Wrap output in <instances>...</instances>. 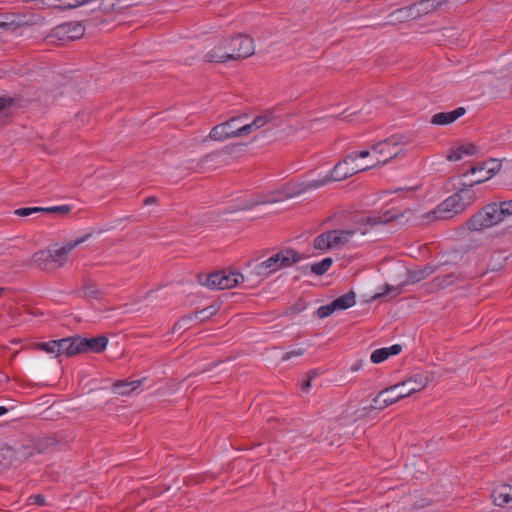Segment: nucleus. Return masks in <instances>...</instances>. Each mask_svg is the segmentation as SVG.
<instances>
[{"label": "nucleus", "instance_id": "42", "mask_svg": "<svg viewBox=\"0 0 512 512\" xmlns=\"http://www.w3.org/2000/svg\"><path fill=\"white\" fill-rule=\"evenodd\" d=\"M457 279V277L455 276L454 273H451V274H447V275H444L442 277L438 276L434 279V282L436 283L437 286H441V287H447V286H451L455 283V280Z\"/></svg>", "mask_w": 512, "mask_h": 512}, {"label": "nucleus", "instance_id": "8", "mask_svg": "<svg viewBox=\"0 0 512 512\" xmlns=\"http://www.w3.org/2000/svg\"><path fill=\"white\" fill-rule=\"evenodd\" d=\"M414 212L413 210L407 208L403 211H397L395 209L386 210L384 212H377L374 213L371 216H367L361 219V223L375 226L379 224H387L392 221L401 220L405 218V220L402 223H407L410 221V216H413Z\"/></svg>", "mask_w": 512, "mask_h": 512}, {"label": "nucleus", "instance_id": "62", "mask_svg": "<svg viewBox=\"0 0 512 512\" xmlns=\"http://www.w3.org/2000/svg\"><path fill=\"white\" fill-rule=\"evenodd\" d=\"M308 268H309V266L306 265V266L298 267V270H300L302 273L306 274L308 271Z\"/></svg>", "mask_w": 512, "mask_h": 512}, {"label": "nucleus", "instance_id": "17", "mask_svg": "<svg viewBox=\"0 0 512 512\" xmlns=\"http://www.w3.org/2000/svg\"><path fill=\"white\" fill-rule=\"evenodd\" d=\"M491 498L496 506L504 507L510 504L512 507V486L502 484L496 487L491 493Z\"/></svg>", "mask_w": 512, "mask_h": 512}, {"label": "nucleus", "instance_id": "3", "mask_svg": "<svg viewBox=\"0 0 512 512\" xmlns=\"http://www.w3.org/2000/svg\"><path fill=\"white\" fill-rule=\"evenodd\" d=\"M433 379L434 373L432 371H418L408 379L383 389V394L389 393L391 395L390 402L396 403L405 397L423 390Z\"/></svg>", "mask_w": 512, "mask_h": 512}, {"label": "nucleus", "instance_id": "44", "mask_svg": "<svg viewBox=\"0 0 512 512\" xmlns=\"http://www.w3.org/2000/svg\"><path fill=\"white\" fill-rule=\"evenodd\" d=\"M88 0H59V9H73L83 4H87Z\"/></svg>", "mask_w": 512, "mask_h": 512}, {"label": "nucleus", "instance_id": "35", "mask_svg": "<svg viewBox=\"0 0 512 512\" xmlns=\"http://www.w3.org/2000/svg\"><path fill=\"white\" fill-rule=\"evenodd\" d=\"M333 259L331 257H326L322 259L320 262L315 263L310 266V271L318 276L324 275L332 266Z\"/></svg>", "mask_w": 512, "mask_h": 512}, {"label": "nucleus", "instance_id": "23", "mask_svg": "<svg viewBox=\"0 0 512 512\" xmlns=\"http://www.w3.org/2000/svg\"><path fill=\"white\" fill-rule=\"evenodd\" d=\"M389 18V23H402L405 21L417 19L413 4L393 11L392 13L389 14Z\"/></svg>", "mask_w": 512, "mask_h": 512}, {"label": "nucleus", "instance_id": "13", "mask_svg": "<svg viewBox=\"0 0 512 512\" xmlns=\"http://www.w3.org/2000/svg\"><path fill=\"white\" fill-rule=\"evenodd\" d=\"M76 341L79 346V354L86 352L101 353L106 349L108 344V338L104 335L92 338H84L80 335H76Z\"/></svg>", "mask_w": 512, "mask_h": 512}, {"label": "nucleus", "instance_id": "11", "mask_svg": "<svg viewBox=\"0 0 512 512\" xmlns=\"http://www.w3.org/2000/svg\"><path fill=\"white\" fill-rule=\"evenodd\" d=\"M85 27L82 23L67 22L56 26L50 34L51 38H56L60 41H73L83 36Z\"/></svg>", "mask_w": 512, "mask_h": 512}, {"label": "nucleus", "instance_id": "27", "mask_svg": "<svg viewBox=\"0 0 512 512\" xmlns=\"http://www.w3.org/2000/svg\"><path fill=\"white\" fill-rule=\"evenodd\" d=\"M478 152V147L473 143L463 144L451 150L448 155V160L458 161L464 155H475Z\"/></svg>", "mask_w": 512, "mask_h": 512}, {"label": "nucleus", "instance_id": "38", "mask_svg": "<svg viewBox=\"0 0 512 512\" xmlns=\"http://www.w3.org/2000/svg\"><path fill=\"white\" fill-rule=\"evenodd\" d=\"M72 210V206L64 204L59 206H52L44 208L42 207V213H48V214H58L61 216L68 215Z\"/></svg>", "mask_w": 512, "mask_h": 512}, {"label": "nucleus", "instance_id": "36", "mask_svg": "<svg viewBox=\"0 0 512 512\" xmlns=\"http://www.w3.org/2000/svg\"><path fill=\"white\" fill-rule=\"evenodd\" d=\"M21 24H28L26 21H16L14 19L13 14H0V28L1 29H7V28H17Z\"/></svg>", "mask_w": 512, "mask_h": 512}, {"label": "nucleus", "instance_id": "20", "mask_svg": "<svg viewBox=\"0 0 512 512\" xmlns=\"http://www.w3.org/2000/svg\"><path fill=\"white\" fill-rule=\"evenodd\" d=\"M197 280L202 286L220 290L223 280V270L211 272L209 274L199 273L197 275Z\"/></svg>", "mask_w": 512, "mask_h": 512}, {"label": "nucleus", "instance_id": "37", "mask_svg": "<svg viewBox=\"0 0 512 512\" xmlns=\"http://www.w3.org/2000/svg\"><path fill=\"white\" fill-rule=\"evenodd\" d=\"M195 319L194 314H188L181 317L172 327V333L186 331L191 327V321Z\"/></svg>", "mask_w": 512, "mask_h": 512}, {"label": "nucleus", "instance_id": "9", "mask_svg": "<svg viewBox=\"0 0 512 512\" xmlns=\"http://www.w3.org/2000/svg\"><path fill=\"white\" fill-rule=\"evenodd\" d=\"M461 197L454 193L447 199H445L442 203H440L437 208L432 212L433 218L438 219H451L455 215L462 213L465 210V204L461 202Z\"/></svg>", "mask_w": 512, "mask_h": 512}, {"label": "nucleus", "instance_id": "26", "mask_svg": "<svg viewBox=\"0 0 512 512\" xmlns=\"http://www.w3.org/2000/svg\"><path fill=\"white\" fill-rule=\"evenodd\" d=\"M436 270V267L430 264L425 265L423 268L408 270L407 273V282L415 284L418 283L429 275L433 274Z\"/></svg>", "mask_w": 512, "mask_h": 512}, {"label": "nucleus", "instance_id": "12", "mask_svg": "<svg viewBox=\"0 0 512 512\" xmlns=\"http://www.w3.org/2000/svg\"><path fill=\"white\" fill-rule=\"evenodd\" d=\"M278 195H280V192L277 191H272L267 194L256 195L253 198L238 203L233 207V209L228 210V212L252 210L253 208L259 205L278 202L282 200V197H279Z\"/></svg>", "mask_w": 512, "mask_h": 512}, {"label": "nucleus", "instance_id": "56", "mask_svg": "<svg viewBox=\"0 0 512 512\" xmlns=\"http://www.w3.org/2000/svg\"><path fill=\"white\" fill-rule=\"evenodd\" d=\"M219 155V152H212L210 154L205 155L199 162L198 165L207 163L209 160H212L214 157H217Z\"/></svg>", "mask_w": 512, "mask_h": 512}, {"label": "nucleus", "instance_id": "64", "mask_svg": "<svg viewBox=\"0 0 512 512\" xmlns=\"http://www.w3.org/2000/svg\"><path fill=\"white\" fill-rule=\"evenodd\" d=\"M83 22L90 23V24H94V25H96V24H97V22H93V20H92V19H85V20H83Z\"/></svg>", "mask_w": 512, "mask_h": 512}, {"label": "nucleus", "instance_id": "55", "mask_svg": "<svg viewBox=\"0 0 512 512\" xmlns=\"http://www.w3.org/2000/svg\"><path fill=\"white\" fill-rule=\"evenodd\" d=\"M385 349L388 350L387 353H389V356H392V355H398L401 352L402 347L399 344H394L390 347H385Z\"/></svg>", "mask_w": 512, "mask_h": 512}, {"label": "nucleus", "instance_id": "30", "mask_svg": "<svg viewBox=\"0 0 512 512\" xmlns=\"http://www.w3.org/2000/svg\"><path fill=\"white\" fill-rule=\"evenodd\" d=\"M16 458V451L8 446H0V469L8 468Z\"/></svg>", "mask_w": 512, "mask_h": 512}, {"label": "nucleus", "instance_id": "6", "mask_svg": "<svg viewBox=\"0 0 512 512\" xmlns=\"http://www.w3.org/2000/svg\"><path fill=\"white\" fill-rule=\"evenodd\" d=\"M404 136H391L383 141H379L371 146V149L379 154L381 158L377 161V163L371 165V169L377 166H382L387 164L391 159L397 157L400 153V149L398 148L400 145H404Z\"/></svg>", "mask_w": 512, "mask_h": 512}, {"label": "nucleus", "instance_id": "40", "mask_svg": "<svg viewBox=\"0 0 512 512\" xmlns=\"http://www.w3.org/2000/svg\"><path fill=\"white\" fill-rule=\"evenodd\" d=\"M35 348L46 353L55 354L57 356V340L36 343Z\"/></svg>", "mask_w": 512, "mask_h": 512}, {"label": "nucleus", "instance_id": "4", "mask_svg": "<svg viewBox=\"0 0 512 512\" xmlns=\"http://www.w3.org/2000/svg\"><path fill=\"white\" fill-rule=\"evenodd\" d=\"M350 159H346V156L340 160L334 168L330 171L328 175H326L321 180H313L309 183H301L295 186L294 191L290 196L293 195H299L301 193L306 192L309 189H316L321 186H324L325 184L331 182V181H342L345 180L357 173L367 171L371 169V167H364V168H355V167H348Z\"/></svg>", "mask_w": 512, "mask_h": 512}, {"label": "nucleus", "instance_id": "49", "mask_svg": "<svg viewBox=\"0 0 512 512\" xmlns=\"http://www.w3.org/2000/svg\"><path fill=\"white\" fill-rule=\"evenodd\" d=\"M497 205V217L499 218V223L503 222L507 217H510V213L505 210L503 203L501 201L495 202Z\"/></svg>", "mask_w": 512, "mask_h": 512}, {"label": "nucleus", "instance_id": "7", "mask_svg": "<svg viewBox=\"0 0 512 512\" xmlns=\"http://www.w3.org/2000/svg\"><path fill=\"white\" fill-rule=\"evenodd\" d=\"M466 224L470 231H482L500 224L495 202L486 204L482 209L472 215Z\"/></svg>", "mask_w": 512, "mask_h": 512}, {"label": "nucleus", "instance_id": "29", "mask_svg": "<svg viewBox=\"0 0 512 512\" xmlns=\"http://www.w3.org/2000/svg\"><path fill=\"white\" fill-rule=\"evenodd\" d=\"M332 302L336 310H346L355 304L356 294L353 291H349Z\"/></svg>", "mask_w": 512, "mask_h": 512}, {"label": "nucleus", "instance_id": "14", "mask_svg": "<svg viewBox=\"0 0 512 512\" xmlns=\"http://www.w3.org/2000/svg\"><path fill=\"white\" fill-rule=\"evenodd\" d=\"M136 5L135 0H99L97 6L91 8L92 12L98 10L103 14L120 13L126 8Z\"/></svg>", "mask_w": 512, "mask_h": 512}, {"label": "nucleus", "instance_id": "47", "mask_svg": "<svg viewBox=\"0 0 512 512\" xmlns=\"http://www.w3.org/2000/svg\"><path fill=\"white\" fill-rule=\"evenodd\" d=\"M334 311H336L333 302L327 305L320 306L317 311L316 315L318 318H326L329 317Z\"/></svg>", "mask_w": 512, "mask_h": 512}, {"label": "nucleus", "instance_id": "60", "mask_svg": "<svg viewBox=\"0 0 512 512\" xmlns=\"http://www.w3.org/2000/svg\"><path fill=\"white\" fill-rule=\"evenodd\" d=\"M396 290H398L396 287H394V286H390L389 284H386V285H385V292H384V293H385V294H387V293H389L390 291H396Z\"/></svg>", "mask_w": 512, "mask_h": 512}, {"label": "nucleus", "instance_id": "43", "mask_svg": "<svg viewBox=\"0 0 512 512\" xmlns=\"http://www.w3.org/2000/svg\"><path fill=\"white\" fill-rule=\"evenodd\" d=\"M306 302L300 298L298 301H296L292 306H290L285 314L286 315H297L299 313H301L302 311H304L306 309Z\"/></svg>", "mask_w": 512, "mask_h": 512}, {"label": "nucleus", "instance_id": "54", "mask_svg": "<svg viewBox=\"0 0 512 512\" xmlns=\"http://www.w3.org/2000/svg\"><path fill=\"white\" fill-rule=\"evenodd\" d=\"M304 353H305V349H303V348L291 350V351L286 352L283 355L282 360L286 361V360L291 359L293 356H302Z\"/></svg>", "mask_w": 512, "mask_h": 512}, {"label": "nucleus", "instance_id": "59", "mask_svg": "<svg viewBox=\"0 0 512 512\" xmlns=\"http://www.w3.org/2000/svg\"><path fill=\"white\" fill-rule=\"evenodd\" d=\"M362 363H363V361H362V360H358V361H356V362L352 365L351 370H352V371H354V372H355V371H358V370L362 367Z\"/></svg>", "mask_w": 512, "mask_h": 512}, {"label": "nucleus", "instance_id": "24", "mask_svg": "<svg viewBox=\"0 0 512 512\" xmlns=\"http://www.w3.org/2000/svg\"><path fill=\"white\" fill-rule=\"evenodd\" d=\"M142 382L143 380H119L112 385V390L118 395H129L131 392L136 390Z\"/></svg>", "mask_w": 512, "mask_h": 512}, {"label": "nucleus", "instance_id": "52", "mask_svg": "<svg viewBox=\"0 0 512 512\" xmlns=\"http://www.w3.org/2000/svg\"><path fill=\"white\" fill-rule=\"evenodd\" d=\"M29 503L43 506L46 503L45 497L41 494H34L29 497Z\"/></svg>", "mask_w": 512, "mask_h": 512}, {"label": "nucleus", "instance_id": "32", "mask_svg": "<svg viewBox=\"0 0 512 512\" xmlns=\"http://www.w3.org/2000/svg\"><path fill=\"white\" fill-rule=\"evenodd\" d=\"M470 184L463 183L462 188L459 189L457 193L458 196L461 197V202L465 204V209L471 205L476 200L475 191L471 189L472 186Z\"/></svg>", "mask_w": 512, "mask_h": 512}, {"label": "nucleus", "instance_id": "16", "mask_svg": "<svg viewBox=\"0 0 512 512\" xmlns=\"http://www.w3.org/2000/svg\"><path fill=\"white\" fill-rule=\"evenodd\" d=\"M500 169H501V163L499 161H497V160H494V159L491 160L490 162H483L479 166H472L469 169V171H468L469 173L475 174L478 171L481 172V171L485 170L486 171V175L483 176V177H479L476 180L472 181L470 186H474V185H477V184H480V183H482L484 181L489 180L497 172H499Z\"/></svg>", "mask_w": 512, "mask_h": 512}, {"label": "nucleus", "instance_id": "45", "mask_svg": "<svg viewBox=\"0 0 512 512\" xmlns=\"http://www.w3.org/2000/svg\"><path fill=\"white\" fill-rule=\"evenodd\" d=\"M273 118L274 115L272 112H265L264 114L257 116L253 120V126L259 129L263 127L265 124L269 123Z\"/></svg>", "mask_w": 512, "mask_h": 512}, {"label": "nucleus", "instance_id": "33", "mask_svg": "<svg viewBox=\"0 0 512 512\" xmlns=\"http://www.w3.org/2000/svg\"><path fill=\"white\" fill-rule=\"evenodd\" d=\"M391 395L389 393H384L383 390L379 392V394L373 398L372 404L369 406V409H378L383 410L386 407L394 404L395 402H390Z\"/></svg>", "mask_w": 512, "mask_h": 512}, {"label": "nucleus", "instance_id": "19", "mask_svg": "<svg viewBox=\"0 0 512 512\" xmlns=\"http://www.w3.org/2000/svg\"><path fill=\"white\" fill-rule=\"evenodd\" d=\"M448 0H420L413 3L416 18L427 15L443 4L447 3Z\"/></svg>", "mask_w": 512, "mask_h": 512}, {"label": "nucleus", "instance_id": "61", "mask_svg": "<svg viewBox=\"0 0 512 512\" xmlns=\"http://www.w3.org/2000/svg\"><path fill=\"white\" fill-rule=\"evenodd\" d=\"M8 412V409L4 406H0V416L5 415Z\"/></svg>", "mask_w": 512, "mask_h": 512}, {"label": "nucleus", "instance_id": "15", "mask_svg": "<svg viewBox=\"0 0 512 512\" xmlns=\"http://www.w3.org/2000/svg\"><path fill=\"white\" fill-rule=\"evenodd\" d=\"M92 234L88 233L82 237L65 243L62 247L52 251V262L57 263L58 266H63L67 261L68 254L78 245L85 242Z\"/></svg>", "mask_w": 512, "mask_h": 512}, {"label": "nucleus", "instance_id": "57", "mask_svg": "<svg viewBox=\"0 0 512 512\" xmlns=\"http://www.w3.org/2000/svg\"><path fill=\"white\" fill-rule=\"evenodd\" d=\"M503 203V206L505 207V210L510 213L512 216V199L501 201Z\"/></svg>", "mask_w": 512, "mask_h": 512}, {"label": "nucleus", "instance_id": "34", "mask_svg": "<svg viewBox=\"0 0 512 512\" xmlns=\"http://www.w3.org/2000/svg\"><path fill=\"white\" fill-rule=\"evenodd\" d=\"M219 311V305L217 303H213L210 306L202 309L196 310L192 314H194L195 319H199L200 322H205L214 316Z\"/></svg>", "mask_w": 512, "mask_h": 512}, {"label": "nucleus", "instance_id": "5", "mask_svg": "<svg viewBox=\"0 0 512 512\" xmlns=\"http://www.w3.org/2000/svg\"><path fill=\"white\" fill-rule=\"evenodd\" d=\"M354 230L333 229L319 234L313 241L316 250H331L339 248L350 241Z\"/></svg>", "mask_w": 512, "mask_h": 512}, {"label": "nucleus", "instance_id": "63", "mask_svg": "<svg viewBox=\"0 0 512 512\" xmlns=\"http://www.w3.org/2000/svg\"><path fill=\"white\" fill-rule=\"evenodd\" d=\"M501 267H502V265H499V266H497V264L490 265V269H491L492 271H497V270H499Z\"/></svg>", "mask_w": 512, "mask_h": 512}, {"label": "nucleus", "instance_id": "22", "mask_svg": "<svg viewBox=\"0 0 512 512\" xmlns=\"http://www.w3.org/2000/svg\"><path fill=\"white\" fill-rule=\"evenodd\" d=\"M245 277L242 273L236 270L223 269V280L220 290L231 289L243 283Z\"/></svg>", "mask_w": 512, "mask_h": 512}, {"label": "nucleus", "instance_id": "28", "mask_svg": "<svg viewBox=\"0 0 512 512\" xmlns=\"http://www.w3.org/2000/svg\"><path fill=\"white\" fill-rule=\"evenodd\" d=\"M32 262L36 267L46 270L48 268V265L50 263H53L52 250L45 249L34 253L32 256Z\"/></svg>", "mask_w": 512, "mask_h": 512}, {"label": "nucleus", "instance_id": "51", "mask_svg": "<svg viewBox=\"0 0 512 512\" xmlns=\"http://www.w3.org/2000/svg\"><path fill=\"white\" fill-rule=\"evenodd\" d=\"M315 371H310L306 374V378L303 380L301 384L302 391H308V389L311 387V381L316 376Z\"/></svg>", "mask_w": 512, "mask_h": 512}, {"label": "nucleus", "instance_id": "10", "mask_svg": "<svg viewBox=\"0 0 512 512\" xmlns=\"http://www.w3.org/2000/svg\"><path fill=\"white\" fill-rule=\"evenodd\" d=\"M241 119V117H232L229 120L214 126L209 135L203 141H206L207 139L223 141L228 138L239 137L240 132L238 131V128L240 125H238V123Z\"/></svg>", "mask_w": 512, "mask_h": 512}, {"label": "nucleus", "instance_id": "18", "mask_svg": "<svg viewBox=\"0 0 512 512\" xmlns=\"http://www.w3.org/2000/svg\"><path fill=\"white\" fill-rule=\"evenodd\" d=\"M466 113V109L464 107H458L453 111L449 112H439L432 116L430 122L434 125H448L455 122L458 118L463 116Z\"/></svg>", "mask_w": 512, "mask_h": 512}, {"label": "nucleus", "instance_id": "58", "mask_svg": "<svg viewBox=\"0 0 512 512\" xmlns=\"http://www.w3.org/2000/svg\"><path fill=\"white\" fill-rule=\"evenodd\" d=\"M156 202H157V198L155 196H149V197L145 198V200H144L145 205H150V204H153Z\"/></svg>", "mask_w": 512, "mask_h": 512}, {"label": "nucleus", "instance_id": "46", "mask_svg": "<svg viewBox=\"0 0 512 512\" xmlns=\"http://www.w3.org/2000/svg\"><path fill=\"white\" fill-rule=\"evenodd\" d=\"M35 213H42V207H22L14 210V214L19 217H27Z\"/></svg>", "mask_w": 512, "mask_h": 512}, {"label": "nucleus", "instance_id": "25", "mask_svg": "<svg viewBox=\"0 0 512 512\" xmlns=\"http://www.w3.org/2000/svg\"><path fill=\"white\" fill-rule=\"evenodd\" d=\"M19 97L0 96V119L9 117L19 107Z\"/></svg>", "mask_w": 512, "mask_h": 512}, {"label": "nucleus", "instance_id": "48", "mask_svg": "<svg viewBox=\"0 0 512 512\" xmlns=\"http://www.w3.org/2000/svg\"><path fill=\"white\" fill-rule=\"evenodd\" d=\"M59 0H35L34 7L37 9L54 8L59 9Z\"/></svg>", "mask_w": 512, "mask_h": 512}, {"label": "nucleus", "instance_id": "50", "mask_svg": "<svg viewBox=\"0 0 512 512\" xmlns=\"http://www.w3.org/2000/svg\"><path fill=\"white\" fill-rule=\"evenodd\" d=\"M370 155L369 150H362V151H353L348 154H346V159H350L351 162H354L358 157L360 158H366Z\"/></svg>", "mask_w": 512, "mask_h": 512}, {"label": "nucleus", "instance_id": "41", "mask_svg": "<svg viewBox=\"0 0 512 512\" xmlns=\"http://www.w3.org/2000/svg\"><path fill=\"white\" fill-rule=\"evenodd\" d=\"M388 350L384 348L376 349L372 352L370 360L372 363L379 364L389 358Z\"/></svg>", "mask_w": 512, "mask_h": 512}, {"label": "nucleus", "instance_id": "2", "mask_svg": "<svg viewBox=\"0 0 512 512\" xmlns=\"http://www.w3.org/2000/svg\"><path fill=\"white\" fill-rule=\"evenodd\" d=\"M304 258V254L287 247L273 254L268 259L255 264L251 270V274L261 278H267L278 270L291 267Z\"/></svg>", "mask_w": 512, "mask_h": 512}, {"label": "nucleus", "instance_id": "53", "mask_svg": "<svg viewBox=\"0 0 512 512\" xmlns=\"http://www.w3.org/2000/svg\"><path fill=\"white\" fill-rule=\"evenodd\" d=\"M258 128L253 126V121L250 124H244L240 125L238 128V131L240 132V136L248 135L254 130H257Z\"/></svg>", "mask_w": 512, "mask_h": 512}, {"label": "nucleus", "instance_id": "39", "mask_svg": "<svg viewBox=\"0 0 512 512\" xmlns=\"http://www.w3.org/2000/svg\"><path fill=\"white\" fill-rule=\"evenodd\" d=\"M56 443L57 441L55 440L54 437H43L37 440V442L35 443V449L37 450V452L42 453L46 451L49 447L55 445Z\"/></svg>", "mask_w": 512, "mask_h": 512}, {"label": "nucleus", "instance_id": "1", "mask_svg": "<svg viewBox=\"0 0 512 512\" xmlns=\"http://www.w3.org/2000/svg\"><path fill=\"white\" fill-rule=\"evenodd\" d=\"M254 40L246 34L220 38L204 56L206 62L226 63L231 60L248 58L254 54Z\"/></svg>", "mask_w": 512, "mask_h": 512}, {"label": "nucleus", "instance_id": "21", "mask_svg": "<svg viewBox=\"0 0 512 512\" xmlns=\"http://www.w3.org/2000/svg\"><path fill=\"white\" fill-rule=\"evenodd\" d=\"M65 354L68 357L79 354L76 336L57 340V356Z\"/></svg>", "mask_w": 512, "mask_h": 512}, {"label": "nucleus", "instance_id": "31", "mask_svg": "<svg viewBox=\"0 0 512 512\" xmlns=\"http://www.w3.org/2000/svg\"><path fill=\"white\" fill-rule=\"evenodd\" d=\"M83 292L87 298L100 300L102 298V291L98 289L97 284L92 279H85L83 281Z\"/></svg>", "mask_w": 512, "mask_h": 512}]
</instances>
